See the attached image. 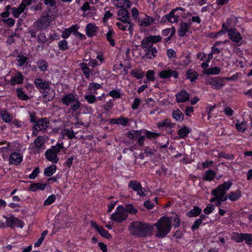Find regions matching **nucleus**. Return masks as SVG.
<instances>
[{"instance_id": "obj_16", "label": "nucleus", "mask_w": 252, "mask_h": 252, "mask_svg": "<svg viewBox=\"0 0 252 252\" xmlns=\"http://www.w3.org/2000/svg\"><path fill=\"white\" fill-rule=\"evenodd\" d=\"M228 34L230 39L234 42H238L242 39L241 34L235 29L229 30Z\"/></svg>"}, {"instance_id": "obj_64", "label": "nucleus", "mask_w": 252, "mask_h": 252, "mask_svg": "<svg viewBox=\"0 0 252 252\" xmlns=\"http://www.w3.org/2000/svg\"><path fill=\"white\" fill-rule=\"evenodd\" d=\"M39 172V169L38 167H36L34 170L32 171L31 174H30L29 176V177L31 179H34L36 176H37Z\"/></svg>"}, {"instance_id": "obj_56", "label": "nucleus", "mask_w": 252, "mask_h": 252, "mask_svg": "<svg viewBox=\"0 0 252 252\" xmlns=\"http://www.w3.org/2000/svg\"><path fill=\"white\" fill-rule=\"evenodd\" d=\"M243 241H245L248 244H251L252 241V235L250 234L243 233Z\"/></svg>"}, {"instance_id": "obj_45", "label": "nucleus", "mask_w": 252, "mask_h": 252, "mask_svg": "<svg viewBox=\"0 0 252 252\" xmlns=\"http://www.w3.org/2000/svg\"><path fill=\"white\" fill-rule=\"evenodd\" d=\"M114 34V32L113 31L110 30L108 32L106 33V38L108 41L109 42L110 44L112 46H114L115 45V41L113 39V34Z\"/></svg>"}, {"instance_id": "obj_1", "label": "nucleus", "mask_w": 252, "mask_h": 252, "mask_svg": "<svg viewBox=\"0 0 252 252\" xmlns=\"http://www.w3.org/2000/svg\"><path fill=\"white\" fill-rule=\"evenodd\" d=\"M128 228L131 235L138 237L151 236L154 229L153 226L140 221L131 222Z\"/></svg>"}, {"instance_id": "obj_20", "label": "nucleus", "mask_w": 252, "mask_h": 252, "mask_svg": "<svg viewBox=\"0 0 252 252\" xmlns=\"http://www.w3.org/2000/svg\"><path fill=\"white\" fill-rule=\"evenodd\" d=\"M98 28L94 24H88L86 26V34L88 36L91 37L95 35Z\"/></svg>"}, {"instance_id": "obj_31", "label": "nucleus", "mask_w": 252, "mask_h": 252, "mask_svg": "<svg viewBox=\"0 0 252 252\" xmlns=\"http://www.w3.org/2000/svg\"><path fill=\"white\" fill-rule=\"evenodd\" d=\"M118 1V7L121 8H129L131 5V2L129 0H117Z\"/></svg>"}, {"instance_id": "obj_3", "label": "nucleus", "mask_w": 252, "mask_h": 252, "mask_svg": "<svg viewBox=\"0 0 252 252\" xmlns=\"http://www.w3.org/2000/svg\"><path fill=\"white\" fill-rule=\"evenodd\" d=\"M232 185L230 181L224 182L222 184L219 185L216 189L212 191L211 194L214 196H217L219 200L224 201L227 199V196L226 195V191L228 190Z\"/></svg>"}, {"instance_id": "obj_25", "label": "nucleus", "mask_w": 252, "mask_h": 252, "mask_svg": "<svg viewBox=\"0 0 252 252\" xmlns=\"http://www.w3.org/2000/svg\"><path fill=\"white\" fill-rule=\"evenodd\" d=\"M142 130H131L126 133V136L130 139H137L142 134Z\"/></svg>"}, {"instance_id": "obj_52", "label": "nucleus", "mask_w": 252, "mask_h": 252, "mask_svg": "<svg viewBox=\"0 0 252 252\" xmlns=\"http://www.w3.org/2000/svg\"><path fill=\"white\" fill-rule=\"evenodd\" d=\"M125 210L127 214V213H129L131 214H135L137 212V210L134 208V206L132 204H128L126 205Z\"/></svg>"}, {"instance_id": "obj_41", "label": "nucleus", "mask_w": 252, "mask_h": 252, "mask_svg": "<svg viewBox=\"0 0 252 252\" xmlns=\"http://www.w3.org/2000/svg\"><path fill=\"white\" fill-rule=\"evenodd\" d=\"M78 27L77 25H74L70 28V30H72V32L75 35L76 37L79 36L80 39H85V35L77 31Z\"/></svg>"}, {"instance_id": "obj_19", "label": "nucleus", "mask_w": 252, "mask_h": 252, "mask_svg": "<svg viewBox=\"0 0 252 252\" xmlns=\"http://www.w3.org/2000/svg\"><path fill=\"white\" fill-rule=\"evenodd\" d=\"M10 163L15 165L19 164L22 160V157L17 153H13L10 156Z\"/></svg>"}, {"instance_id": "obj_36", "label": "nucleus", "mask_w": 252, "mask_h": 252, "mask_svg": "<svg viewBox=\"0 0 252 252\" xmlns=\"http://www.w3.org/2000/svg\"><path fill=\"white\" fill-rule=\"evenodd\" d=\"M189 132L190 129L189 127L184 126L178 130V134L179 135L180 138H184L187 136Z\"/></svg>"}, {"instance_id": "obj_60", "label": "nucleus", "mask_w": 252, "mask_h": 252, "mask_svg": "<svg viewBox=\"0 0 252 252\" xmlns=\"http://www.w3.org/2000/svg\"><path fill=\"white\" fill-rule=\"evenodd\" d=\"M109 95L113 98H120L121 95L119 91L117 90H113L109 93Z\"/></svg>"}, {"instance_id": "obj_23", "label": "nucleus", "mask_w": 252, "mask_h": 252, "mask_svg": "<svg viewBox=\"0 0 252 252\" xmlns=\"http://www.w3.org/2000/svg\"><path fill=\"white\" fill-rule=\"evenodd\" d=\"M47 185V183L42 184L40 183H37L33 184L30 185L29 187V190L31 191H35L37 190H43Z\"/></svg>"}, {"instance_id": "obj_54", "label": "nucleus", "mask_w": 252, "mask_h": 252, "mask_svg": "<svg viewBox=\"0 0 252 252\" xmlns=\"http://www.w3.org/2000/svg\"><path fill=\"white\" fill-rule=\"evenodd\" d=\"M56 199V196L55 194H52L48 196L47 199L44 201V205H49L53 203Z\"/></svg>"}, {"instance_id": "obj_9", "label": "nucleus", "mask_w": 252, "mask_h": 252, "mask_svg": "<svg viewBox=\"0 0 252 252\" xmlns=\"http://www.w3.org/2000/svg\"><path fill=\"white\" fill-rule=\"evenodd\" d=\"M129 188L134 191H137V194L141 196H145V190H143L140 183L136 181H131L128 184Z\"/></svg>"}, {"instance_id": "obj_29", "label": "nucleus", "mask_w": 252, "mask_h": 252, "mask_svg": "<svg viewBox=\"0 0 252 252\" xmlns=\"http://www.w3.org/2000/svg\"><path fill=\"white\" fill-rule=\"evenodd\" d=\"M187 76L191 82H193L197 78L198 74L193 69H189L187 72Z\"/></svg>"}, {"instance_id": "obj_26", "label": "nucleus", "mask_w": 252, "mask_h": 252, "mask_svg": "<svg viewBox=\"0 0 252 252\" xmlns=\"http://www.w3.org/2000/svg\"><path fill=\"white\" fill-rule=\"evenodd\" d=\"M61 134L63 137L66 136L69 139H72L75 137V133L71 129H62Z\"/></svg>"}, {"instance_id": "obj_4", "label": "nucleus", "mask_w": 252, "mask_h": 252, "mask_svg": "<svg viewBox=\"0 0 252 252\" xmlns=\"http://www.w3.org/2000/svg\"><path fill=\"white\" fill-rule=\"evenodd\" d=\"M62 102L66 106L70 105V109L72 111H76L81 107V103L78 98L73 94L69 93L62 98Z\"/></svg>"}, {"instance_id": "obj_37", "label": "nucleus", "mask_w": 252, "mask_h": 252, "mask_svg": "<svg viewBox=\"0 0 252 252\" xmlns=\"http://www.w3.org/2000/svg\"><path fill=\"white\" fill-rule=\"evenodd\" d=\"M25 9L22 7V5H19L18 8H12V12L13 15V16L15 18H18L20 15L24 12Z\"/></svg>"}, {"instance_id": "obj_24", "label": "nucleus", "mask_w": 252, "mask_h": 252, "mask_svg": "<svg viewBox=\"0 0 252 252\" xmlns=\"http://www.w3.org/2000/svg\"><path fill=\"white\" fill-rule=\"evenodd\" d=\"M144 51L146 52L144 57H146L148 59L151 60L154 59L157 54V50L155 47L150 48L147 50H144Z\"/></svg>"}, {"instance_id": "obj_35", "label": "nucleus", "mask_w": 252, "mask_h": 252, "mask_svg": "<svg viewBox=\"0 0 252 252\" xmlns=\"http://www.w3.org/2000/svg\"><path fill=\"white\" fill-rule=\"evenodd\" d=\"M80 66L81 67V69L83 71L84 75L87 79L90 77V69L88 67L86 63H82L79 64Z\"/></svg>"}, {"instance_id": "obj_58", "label": "nucleus", "mask_w": 252, "mask_h": 252, "mask_svg": "<svg viewBox=\"0 0 252 252\" xmlns=\"http://www.w3.org/2000/svg\"><path fill=\"white\" fill-rule=\"evenodd\" d=\"M155 72L153 70H149L147 72L146 76L148 80L153 81L155 80Z\"/></svg>"}, {"instance_id": "obj_44", "label": "nucleus", "mask_w": 252, "mask_h": 252, "mask_svg": "<svg viewBox=\"0 0 252 252\" xmlns=\"http://www.w3.org/2000/svg\"><path fill=\"white\" fill-rule=\"evenodd\" d=\"M97 231L102 236L107 239H110L112 237L111 234L103 227H100Z\"/></svg>"}, {"instance_id": "obj_38", "label": "nucleus", "mask_w": 252, "mask_h": 252, "mask_svg": "<svg viewBox=\"0 0 252 252\" xmlns=\"http://www.w3.org/2000/svg\"><path fill=\"white\" fill-rule=\"evenodd\" d=\"M158 127L161 128L163 127H172L173 124L170 122V121L167 119L164 120L163 121L159 122L157 125Z\"/></svg>"}, {"instance_id": "obj_28", "label": "nucleus", "mask_w": 252, "mask_h": 252, "mask_svg": "<svg viewBox=\"0 0 252 252\" xmlns=\"http://www.w3.org/2000/svg\"><path fill=\"white\" fill-rule=\"evenodd\" d=\"M201 212V209L197 206H195L193 209L187 213V215L189 217H195L198 216Z\"/></svg>"}, {"instance_id": "obj_6", "label": "nucleus", "mask_w": 252, "mask_h": 252, "mask_svg": "<svg viewBox=\"0 0 252 252\" xmlns=\"http://www.w3.org/2000/svg\"><path fill=\"white\" fill-rule=\"evenodd\" d=\"M50 10L43 12L40 18L36 22V26L38 30H45L50 25L52 22V16L49 13Z\"/></svg>"}, {"instance_id": "obj_15", "label": "nucleus", "mask_w": 252, "mask_h": 252, "mask_svg": "<svg viewBox=\"0 0 252 252\" xmlns=\"http://www.w3.org/2000/svg\"><path fill=\"white\" fill-rule=\"evenodd\" d=\"M118 19L121 21H130V16L128 10L126 8L120 9L117 13Z\"/></svg>"}, {"instance_id": "obj_42", "label": "nucleus", "mask_w": 252, "mask_h": 252, "mask_svg": "<svg viewBox=\"0 0 252 252\" xmlns=\"http://www.w3.org/2000/svg\"><path fill=\"white\" fill-rule=\"evenodd\" d=\"M17 94L19 98L23 100L29 99V96L25 93L21 88L17 89Z\"/></svg>"}, {"instance_id": "obj_17", "label": "nucleus", "mask_w": 252, "mask_h": 252, "mask_svg": "<svg viewBox=\"0 0 252 252\" xmlns=\"http://www.w3.org/2000/svg\"><path fill=\"white\" fill-rule=\"evenodd\" d=\"M178 9L182 10V8H179L172 10L168 14L165 16V18L170 23H174L178 21L179 16L175 14V12Z\"/></svg>"}, {"instance_id": "obj_62", "label": "nucleus", "mask_w": 252, "mask_h": 252, "mask_svg": "<svg viewBox=\"0 0 252 252\" xmlns=\"http://www.w3.org/2000/svg\"><path fill=\"white\" fill-rule=\"evenodd\" d=\"M146 135L148 138H156L159 136V133L147 131Z\"/></svg>"}, {"instance_id": "obj_61", "label": "nucleus", "mask_w": 252, "mask_h": 252, "mask_svg": "<svg viewBox=\"0 0 252 252\" xmlns=\"http://www.w3.org/2000/svg\"><path fill=\"white\" fill-rule=\"evenodd\" d=\"M37 42L39 43H43L47 41L46 37L44 33H40L38 35L37 39Z\"/></svg>"}, {"instance_id": "obj_53", "label": "nucleus", "mask_w": 252, "mask_h": 252, "mask_svg": "<svg viewBox=\"0 0 252 252\" xmlns=\"http://www.w3.org/2000/svg\"><path fill=\"white\" fill-rule=\"evenodd\" d=\"M38 67L42 71H44L47 70L48 67V63L45 60L41 61L38 62Z\"/></svg>"}, {"instance_id": "obj_39", "label": "nucleus", "mask_w": 252, "mask_h": 252, "mask_svg": "<svg viewBox=\"0 0 252 252\" xmlns=\"http://www.w3.org/2000/svg\"><path fill=\"white\" fill-rule=\"evenodd\" d=\"M220 69L218 67H214L205 70L203 73L206 74H218L220 73Z\"/></svg>"}, {"instance_id": "obj_49", "label": "nucleus", "mask_w": 252, "mask_h": 252, "mask_svg": "<svg viewBox=\"0 0 252 252\" xmlns=\"http://www.w3.org/2000/svg\"><path fill=\"white\" fill-rule=\"evenodd\" d=\"M23 81V76L20 73H18V75L14 77L12 79L11 81L13 84H21Z\"/></svg>"}, {"instance_id": "obj_2", "label": "nucleus", "mask_w": 252, "mask_h": 252, "mask_svg": "<svg viewBox=\"0 0 252 252\" xmlns=\"http://www.w3.org/2000/svg\"><path fill=\"white\" fill-rule=\"evenodd\" d=\"M154 226L157 229V237L163 238L170 231L171 228V218L163 217L154 224Z\"/></svg>"}, {"instance_id": "obj_5", "label": "nucleus", "mask_w": 252, "mask_h": 252, "mask_svg": "<svg viewBox=\"0 0 252 252\" xmlns=\"http://www.w3.org/2000/svg\"><path fill=\"white\" fill-rule=\"evenodd\" d=\"M63 148V143H58L56 146H53L51 149H48L45 154V156L48 161L53 163H57L59 158L57 154Z\"/></svg>"}, {"instance_id": "obj_8", "label": "nucleus", "mask_w": 252, "mask_h": 252, "mask_svg": "<svg viewBox=\"0 0 252 252\" xmlns=\"http://www.w3.org/2000/svg\"><path fill=\"white\" fill-rule=\"evenodd\" d=\"M206 84L211 85L214 89L219 90L224 85V81L219 77L208 78Z\"/></svg>"}, {"instance_id": "obj_63", "label": "nucleus", "mask_w": 252, "mask_h": 252, "mask_svg": "<svg viewBox=\"0 0 252 252\" xmlns=\"http://www.w3.org/2000/svg\"><path fill=\"white\" fill-rule=\"evenodd\" d=\"M141 102V100L139 98H135L134 100V102H133L131 108L133 110L137 109Z\"/></svg>"}, {"instance_id": "obj_12", "label": "nucleus", "mask_w": 252, "mask_h": 252, "mask_svg": "<svg viewBox=\"0 0 252 252\" xmlns=\"http://www.w3.org/2000/svg\"><path fill=\"white\" fill-rule=\"evenodd\" d=\"M178 76L177 71L170 69L162 70L159 73V76L163 79L169 78L171 76H173L174 78L176 79L178 77Z\"/></svg>"}, {"instance_id": "obj_33", "label": "nucleus", "mask_w": 252, "mask_h": 252, "mask_svg": "<svg viewBox=\"0 0 252 252\" xmlns=\"http://www.w3.org/2000/svg\"><path fill=\"white\" fill-rule=\"evenodd\" d=\"M215 175V172L212 169H209L206 171L203 178L206 181H212L214 178Z\"/></svg>"}, {"instance_id": "obj_34", "label": "nucleus", "mask_w": 252, "mask_h": 252, "mask_svg": "<svg viewBox=\"0 0 252 252\" xmlns=\"http://www.w3.org/2000/svg\"><path fill=\"white\" fill-rule=\"evenodd\" d=\"M155 19L150 16L146 15V17L141 21V25L145 27H147L151 25L154 22Z\"/></svg>"}, {"instance_id": "obj_11", "label": "nucleus", "mask_w": 252, "mask_h": 252, "mask_svg": "<svg viewBox=\"0 0 252 252\" xmlns=\"http://www.w3.org/2000/svg\"><path fill=\"white\" fill-rule=\"evenodd\" d=\"M49 121L47 118L39 119L34 125V128L35 130L40 131L42 129H46L48 127Z\"/></svg>"}, {"instance_id": "obj_59", "label": "nucleus", "mask_w": 252, "mask_h": 252, "mask_svg": "<svg viewBox=\"0 0 252 252\" xmlns=\"http://www.w3.org/2000/svg\"><path fill=\"white\" fill-rule=\"evenodd\" d=\"M84 98L88 103L91 104L95 102L96 100L95 96L94 95H86Z\"/></svg>"}, {"instance_id": "obj_18", "label": "nucleus", "mask_w": 252, "mask_h": 252, "mask_svg": "<svg viewBox=\"0 0 252 252\" xmlns=\"http://www.w3.org/2000/svg\"><path fill=\"white\" fill-rule=\"evenodd\" d=\"M44 143V138L42 136H38L34 141V147L33 148L34 154L39 152V148H41Z\"/></svg>"}, {"instance_id": "obj_48", "label": "nucleus", "mask_w": 252, "mask_h": 252, "mask_svg": "<svg viewBox=\"0 0 252 252\" xmlns=\"http://www.w3.org/2000/svg\"><path fill=\"white\" fill-rule=\"evenodd\" d=\"M132 76L136 78L137 79H140L143 77L144 76V72L141 71H138L134 69L131 70L130 72Z\"/></svg>"}, {"instance_id": "obj_51", "label": "nucleus", "mask_w": 252, "mask_h": 252, "mask_svg": "<svg viewBox=\"0 0 252 252\" xmlns=\"http://www.w3.org/2000/svg\"><path fill=\"white\" fill-rule=\"evenodd\" d=\"M59 48L61 50L64 51L68 49V43L67 42L63 39L60 41L58 43Z\"/></svg>"}, {"instance_id": "obj_55", "label": "nucleus", "mask_w": 252, "mask_h": 252, "mask_svg": "<svg viewBox=\"0 0 252 252\" xmlns=\"http://www.w3.org/2000/svg\"><path fill=\"white\" fill-rule=\"evenodd\" d=\"M148 37L153 44L160 41L162 39V37L160 35H150Z\"/></svg>"}, {"instance_id": "obj_46", "label": "nucleus", "mask_w": 252, "mask_h": 252, "mask_svg": "<svg viewBox=\"0 0 252 252\" xmlns=\"http://www.w3.org/2000/svg\"><path fill=\"white\" fill-rule=\"evenodd\" d=\"M4 217L6 220V226L13 228L15 226V218L11 217L10 218H7L5 216Z\"/></svg>"}, {"instance_id": "obj_14", "label": "nucleus", "mask_w": 252, "mask_h": 252, "mask_svg": "<svg viewBox=\"0 0 252 252\" xmlns=\"http://www.w3.org/2000/svg\"><path fill=\"white\" fill-rule=\"evenodd\" d=\"M116 25L118 28L122 31H126L127 29L130 33L132 34L133 29L130 21H121L120 22H117Z\"/></svg>"}, {"instance_id": "obj_27", "label": "nucleus", "mask_w": 252, "mask_h": 252, "mask_svg": "<svg viewBox=\"0 0 252 252\" xmlns=\"http://www.w3.org/2000/svg\"><path fill=\"white\" fill-rule=\"evenodd\" d=\"M0 116L2 118L3 121L6 123L10 122L12 120V115L6 110H4L3 112H1Z\"/></svg>"}, {"instance_id": "obj_47", "label": "nucleus", "mask_w": 252, "mask_h": 252, "mask_svg": "<svg viewBox=\"0 0 252 252\" xmlns=\"http://www.w3.org/2000/svg\"><path fill=\"white\" fill-rule=\"evenodd\" d=\"M243 234L233 233L231 236V239L237 243L243 242Z\"/></svg>"}, {"instance_id": "obj_30", "label": "nucleus", "mask_w": 252, "mask_h": 252, "mask_svg": "<svg viewBox=\"0 0 252 252\" xmlns=\"http://www.w3.org/2000/svg\"><path fill=\"white\" fill-rule=\"evenodd\" d=\"M172 117L177 121H182L184 119L183 113L179 109L172 112Z\"/></svg>"}, {"instance_id": "obj_50", "label": "nucleus", "mask_w": 252, "mask_h": 252, "mask_svg": "<svg viewBox=\"0 0 252 252\" xmlns=\"http://www.w3.org/2000/svg\"><path fill=\"white\" fill-rule=\"evenodd\" d=\"M27 60L28 58L23 55H19L17 56L18 65L20 66H23Z\"/></svg>"}, {"instance_id": "obj_57", "label": "nucleus", "mask_w": 252, "mask_h": 252, "mask_svg": "<svg viewBox=\"0 0 252 252\" xmlns=\"http://www.w3.org/2000/svg\"><path fill=\"white\" fill-rule=\"evenodd\" d=\"M215 209V206L213 204H208L207 207L204 209V213L208 215L213 212Z\"/></svg>"}, {"instance_id": "obj_7", "label": "nucleus", "mask_w": 252, "mask_h": 252, "mask_svg": "<svg viewBox=\"0 0 252 252\" xmlns=\"http://www.w3.org/2000/svg\"><path fill=\"white\" fill-rule=\"evenodd\" d=\"M127 218V214L126 212L125 208L122 206H119L115 213L111 215V219L116 222H122Z\"/></svg>"}, {"instance_id": "obj_10", "label": "nucleus", "mask_w": 252, "mask_h": 252, "mask_svg": "<svg viewBox=\"0 0 252 252\" xmlns=\"http://www.w3.org/2000/svg\"><path fill=\"white\" fill-rule=\"evenodd\" d=\"M34 84L36 87L43 91H41V92L44 93L45 90L49 89L50 85L51 84L50 82L47 81H43L40 78H37L34 80Z\"/></svg>"}, {"instance_id": "obj_13", "label": "nucleus", "mask_w": 252, "mask_h": 252, "mask_svg": "<svg viewBox=\"0 0 252 252\" xmlns=\"http://www.w3.org/2000/svg\"><path fill=\"white\" fill-rule=\"evenodd\" d=\"M176 101L178 103L184 102L189 100V95L184 90H182L176 94Z\"/></svg>"}, {"instance_id": "obj_40", "label": "nucleus", "mask_w": 252, "mask_h": 252, "mask_svg": "<svg viewBox=\"0 0 252 252\" xmlns=\"http://www.w3.org/2000/svg\"><path fill=\"white\" fill-rule=\"evenodd\" d=\"M241 192L240 190H237L236 192H230L227 197L231 201H236L241 196Z\"/></svg>"}, {"instance_id": "obj_22", "label": "nucleus", "mask_w": 252, "mask_h": 252, "mask_svg": "<svg viewBox=\"0 0 252 252\" xmlns=\"http://www.w3.org/2000/svg\"><path fill=\"white\" fill-rule=\"evenodd\" d=\"M189 25L185 22H182L181 23L180 28L178 31V35L181 36H184L186 32L189 31Z\"/></svg>"}, {"instance_id": "obj_43", "label": "nucleus", "mask_w": 252, "mask_h": 252, "mask_svg": "<svg viewBox=\"0 0 252 252\" xmlns=\"http://www.w3.org/2000/svg\"><path fill=\"white\" fill-rule=\"evenodd\" d=\"M175 33V29L174 27L164 29L162 32V34L164 36H167L168 35L172 36Z\"/></svg>"}, {"instance_id": "obj_32", "label": "nucleus", "mask_w": 252, "mask_h": 252, "mask_svg": "<svg viewBox=\"0 0 252 252\" xmlns=\"http://www.w3.org/2000/svg\"><path fill=\"white\" fill-rule=\"evenodd\" d=\"M56 166L52 164L45 168L44 170V175L47 177L51 176L56 170Z\"/></svg>"}, {"instance_id": "obj_21", "label": "nucleus", "mask_w": 252, "mask_h": 252, "mask_svg": "<svg viewBox=\"0 0 252 252\" xmlns=\"http://www.w3.org/2000/svg\"><path fill=\"white\" fill-rule=\"evenodd\" d=\"M141 48L144 50H147L150 48L154 47L153 45L148 36L144 37L141 41Z\"/></svg>"}]
</instances>
